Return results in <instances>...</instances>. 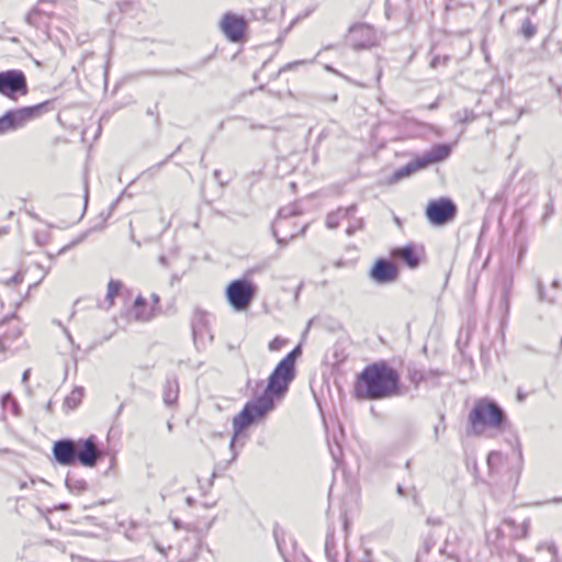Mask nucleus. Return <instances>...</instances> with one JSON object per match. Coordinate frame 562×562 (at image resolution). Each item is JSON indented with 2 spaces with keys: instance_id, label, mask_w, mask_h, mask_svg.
<instances>
[{
  "instance_id": "nucleus-1",
  "label": "nucleus",
  "mask_w": 562,
  "mask_h": 562,
  "mask_svg": "<svg viewBox=\"0 0 562 562\" xmlns=\"http://www.w3.org/2000/svg\"><path fill=\"white\" fill-rule=\"evenodd\" d=\"M295 376V369L279 363L269 378V383L261 397L249 402L245 408L234 418V427L237 432L260 419L273 408L274 400L280 398L288 391L290 382Z\"/></svg>"
},
{
  "instance_id": "nucleus-2",
  "label": "nucleus",
  "mask_w": 562,
  "mask_h": 562,
  "mask_svg": "<svg viewBox=\"0 0 562 562\" xmlns=\"http://www.w3.org/2000/svg\"><path fill=\"white\" fill-rule=\"evenodd\" d=\"M398 376L384 363H374L366 368L356 384V394L360 398H381L397 393Z\"/></svg>"
},
{
  "instance_id": "nucleus-3",
  "label": "nucleus",
  "mask_w": 562,
  "mask_h": 562,
  "mask_svg": "<svg viewBox=\"0 0 562 562\" xmlns=\"http://www.w3.org/2000/svg\"><path fill=\"white\" fill-rule=\"evenodd\" d=\"M470 419L475 429L481 426L501 427L504 420V415L502 409L495 403L481 400L475 404L470 415Z\"/></svg>"
},
{
  "instance_id": "nucleus-4",
  "label": "nucleus",
  "mask_w": 562,
  "mask_h": 562,
  "mask_svg": "<svg viewBox=\"0 0 562 562\" xmlns=\"http://www.w3.org/2000/svg\"><path fill=\"white\" fill-rule=\"evenodd\" d=\"M257 288L248 280H236L229 283L226 289V296L229 304L236 311H245L252 302Z\"/></svg>"
},
{
  "instance_id": "nucleus-5",
  "label": "nucleus",
  "mask_w": 562,
  "mask_h": 562,
  "mask_svg": "<svg viewBox=\"0 0 562 562\" xmlns=\"http://www.w3.org/2000/svg\"><path fill=\"white\" fill-rule=\"evenodd\" d=\"M450 151L451 150L448 145H437V146L432 147L423 157L417 158L416 160L407 164L404 168L396 171L394 177L396 180L408 177L412 173L426 168L430 164L438 162V161L446 159L450 155Z\"/></svg>"
},
{
  "instance_id": "nucleus-6",
  "label": "nucleus",
  "mask_w": 562,
  "mask_h": 562,
  "mask_svg": "<svg viewBox=\"0 0 562 562\" xmlns=\"http://www.w3.org/2000/svg\"><path fill=\"white\" fill-rule=\"evenodd\" d=\"M26 80L22 71L9 70L0 72V93L15 99L16 93L26 94Z\"/></svg>"
},
{
  "instance_id": "nucleus-7",
  "label": "nucleus",
  "mask_w": 562,
  "mask_h": 562,
  "mask_svg": "<svg viewBox=\"0 0 562 562\" xmlns=\"http://www.w3.org/2000/svg\"><path fill=\"white\" fill-rule=\"evenodd\" d=\"M456 205L449 199L431 201L427 206V217L435 225H443L454 218Z\"/></svg>"
},
{
  "instance_id": "nucleus-8",
  "label": "nucleus",
  "mask_w": 562,
  "mask_h": 562,
  "mask_svg": "<svg viewBox=\"0 0 562 562\" xmlns=\"http://www.w3.org/2000/svg\"><path fill=\"white\" fill-rule=\"evenodd\" d=\"M75 445L76 461L78 460L85 467H93L100 457V451L97 449L94 437L80 439L75 441Z\"/></svg>"
},
{
  "instance_id": "nucleus-9",
  "label": "nucleus",
  "mask_w": 562,
  "mask_h": 562,
  "mask_svg": "<svg viewBox=\"0 0 562 562\" xmlns=\"http://www.w3.org/2000/svg\"><path fill=\"white\" fill-rule=\"evenodd\" d=\"M221 26L225 35L231 41L238 42L243 38L245 34L247 23L241 16L227 13L224 15Z\"/></svg>"
},
{
  "instance_id": "nucleus-10",
  "label": "nucleus",
  "mask_w": 562,
  "mask_h": 562,
  "mask_svg": "<svg viewBox=\"0 0 562 562\" xmlns=\"http://www.w3.org/2000/svg\"><path fill=\"white\" fill-rule=\"evenodd\" d=\"M391 255L393 258L403 260L411 269H414L424 258V250L422 247L407 245L393 249Z\"/></svg>"
},
{
  "instance_id": "nucleus-11",
  "label": "nucleus",
  "mask_w": 562,
  "mask_h": 562,
  "mask_svg": "<svg viewBox=\"0 0 562 562\" xmlns=\"http://www.w3.org/2000/svg\"><path fill=\"white\" fill-rule=\"evenodd\" d=\"M54 456L58 463L70 465L76 462V445L71 440H60L55 442L53 449Z\"/></svg>"
},
{
  "instance_id": "nucleus-12",
  "label": "nucleus",
  "mask_w": 562,
  "mask_h": 562,
  "mask_svg": "<svg viewBox=\"0 0 562 562\" xmlns=\"http://www.w3.org/2000/svg\"><path fill=\"white\" fill-rule=\"evenodd\" d=\"M371 277L381 283L392 282L397 278V268L390 261L379 260L372 268Z\"/></svg>"
},
{
  "instance_id": "nucleus-13",
  "label": "nucleus",
  "mask_w": 562,
  "mask_h": 562,
  "mask_svg": "<svg viewBox=\"0 0 562 562\" xmlns=\"http://www.w3.org/2000/svg\"><path fill=\"white\" fill-rule=\"evenodd\" d=\"M33 109H21L18 111L9 112L5 114V121L10 130L23 126L29 120L33 117Z\"/></svg>"
},
{
  "instance_id": "nucleus-14",
  "label": "nucleus",
  "mask_w": 562,
  "mask_h": 562,
  "mask_svg": "<svg viewBox=\"0 0 562 562\" xmlns=\"http://www.w3.org/2000/svg\"><path fill=\"white\" fill-rule=\"evenodd\" d=\"M351 211L353 212V209H351ZM349 212L350 210H338L337 212L329 214L327 217L328 227H337L339 225L340 220L345 218Z\"/></svg>"
},
{
  "instance_id": "nucleus-15",
  "label": "nucleus",
  "mask_w": 562,
  "mask_h": 562,
  "mask_svg": "<svg viewBox=\"0 0 562 562\" xmlns=\"http://www.w3.org/2000/svg\"><path fill=\"white\" fill-rule=\"evenodd\" d=\"M121 289V283L117 281H110L108 284V293H106V300H108V306H112L114 303V299L117 296Z\"/></svg>"
},
{
  "instance_id": "nucleus-16",
  "label": "nucleus",
  "mask_w": 562,
  "mask_h": 562,
  "mask_svg": "<svg viewBox=\"0 0 562 562\" xmlns=\"http://www.w3.org/2000/svg\"><path fill=\"white\" fill-rule=\"evenodd\" d=\"M301 356V347H296L292 350L282 361L281 363L295 369V360Z\"/></svg>"
},
{
  "instance_id": "nucleus-17",
  "label": "nucleus",
  "mask_w": 562,
  "mask_h": 562,
  "mask_svg": "<svg viewBox=\"0 0 562 562\" xmlns=\"http://www.w3.org/2000/svg\"><path fill=\"white\" fill-rule=\"evenodd\" d=\"M286 345V339L284 338H281V337H276L270 344H269V349L272 350V351H278L280 350L282 347H284Z\"/></svg>"
},
{
  "instance_id": "nucleus-18",
  "label": "nucleus",
  "mask_w": 562,
  "mask_h": 562,
  "mask_svg": "<svg viewBox=\"0 0 562 562\" xmlns=\"http://www.w3.org/2000/svg\"><path fill=\"white\" fill-rule=\"evenodd\" d=\"M144 304V300L142 297H137L135 301V313L138 318L146 319L150 316L149 313H144L138 311V308Z\"/></svg>"
},
{
  "instance_id": "nucleus-19",
  "label": "nucleus",
  "mask_w": 562,
  "mask_h": 562,
  "mask_svg": "<svg viewBox=\"0 0 562 562\" xmlns=\"http://www.w3.org/2000/svg\"><path fill=\"white\" fill-rule=\"evenodd\" d=\"M82 396H83V393H82V391H81V390H75V391L71 393L70 397H68L67 402H68V403H69L70 401L80 402V401H81V398H82Z\"/></svg>"
},
{
  "instance_id": "nucleus-20",
  "label": "nucleus",
  "mask_w": 562,
  "mask_h": 562,
  "mask_svg": "<svg viewBox=\"0 0 562 562\" xmlns=\"http://www.w3.org/2000/svg\"><path fill=\"white\" fill-rule=\"evenodd\" d=\"M5 121V115L0 119V133H4L7 131H10L8 123Z\"/></svg>"
},
{
  "instance_id": "nucleus-21",
  "label": "nucleus",
  "mask_w": 562,
  "mask_h": 562,
  "mask_svg": "<svg viewBox=\"0 0 562 562\" xmlns=\"http://www.w3.org/2000/svg\"><path fill=\"white\" fill-rule=\"evenodd\" d=\"M499 459V454L497 452H493L488 456V463L492 464L495 460Z\"/></svg>"
},
{
  "instance_id": "nucleus-22",
  "label": "nucleus",
  "mask_w": 562,
  "mask_h": 562,
  "mask_svg": "<svg viewBox=\"0 0 562 562\" xmlns=\"http://www.w3.org/2000/svg\"><path fill=\"white\" fill-rule=\"evenodd\" d=\"M176 400V395H172L171 393L166 395L165 401L169 404H171Z\"/></svg>"
}]
</instances>
